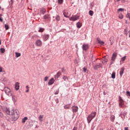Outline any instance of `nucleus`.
<instances>
[{
	"mask_svg": "<svg viewBox=\"0 0 130 130\" xmlns=\"http://www.w3.org/2000/svg\"><path fill=\"white\" fill-rule=\"evenodd\" d=\"M115 119V117L114 116H112L111 117V121H114V119Z\"/></svg>",
	"mask_w": 130,
	"mask_h": 130,
	"instance_id": "f704fd0d",
	"label": "nucleus"
},
{
	"mask_svg": "<svg viewBox=\"0 0 130 130\" xmlns=\"http://www.w3.org/2000/svg\"><path fill=\"white\" fill-rule=\"evenodd\" d=\"M73 130H77V127H74L73 128Z\"/></svg>",
	"mask_w": 130,
	"mask_h": 130,
	"instance_id": "6e6d98bb",
	"label": "nucleus"
},
{
	"mask_svg": "<svg viewBox=\"0 0 130 130\" xmlns=\"http://www.w3.org/2000/svg\"><path fill=\"white\" fill-rule=\"evenodd\" d=\"M125 34H126V36H127V35H128V32H127V30L125 29Z\"/></svg>",
	"mask_w": 130,
	"mask_h": 130,
	"instance_id": "c03bdc74",
	"label": "nucleus"
},
{
	"mask_svg": "<svg viewBox=\"0 0 130 130\" xmlns=\"http://www.w3.org/2000/svg\"><path fill=\"white\" fill-rule=\"evenodd\" d=\"M26 88L27 89V90H26V92L27 93V92H29V86L27 85L26 86Z\"/></svg>",
	"mask_w": 130,
	"mask_h": 130,
	"instance_id": "79ce46f5",
	"label": "nucleus"
},
{
	"mask_svg": "<svg viewBox=\"0 0 130 130\" xmlns=\"http://www.w3.org/2000/svg\"><path fill=\"white\" fill-rule=\"evenodd\" d=\"M11 3H13V0H11Z\"/></svg>",
	"mask_w": 130,
	"mask_h": 130,
	"instance_id": "e2e57ef3",
	"label": "nucleus"
},
{
	"mask_svg": "<svg viewBox=\"0 0 130 130\" xmlns=\"http://www.w3.org/2000/svg\"><path fill=\"white\" fill-rule=\"evenodd\" d=\"M44 19H49V15L48 14H46V15H44L43 16Z\"/></svg>",
	"mask_w": 130,
	"mask_h": 130,
	"instance_id": "393cba45",
	"label": "nucleus"
},
{
	"mask_svg": "<svg viewBox=\"0 0 130 130\" xmlns=\"http://www.w3.org/2000/svg\"><path fill=\"white\" fill-rule=\"evenodd\" d=\"M39 120L40 121H43V115H41L39 116Z\"/></svg>",
	"mask_w": 130,
	"mask_h": 130,
	"instance_id": "412c9836",
	"label": "nucleus"
},
{
	"mask_svg": "<svg viewBox=\"0 0 130 130\" xmlns=\"http://www.w3.org/2000/svg\"><path fill=\"white\" fill-rule=\"evenodd\" d=\"M44 31V28L40 27L39 29V32H43Z\"/></svg>",
	"mask_w": 130,
	"mask_h": 130,
	"instance_id": "473e14b6",
	"label": "nucleus"
},
{
	"mask_svg": "<svg viewBox=\"0 0 130 130\" xmlns=\"http://www.w3.org/2000/svg\"><path fill=\"white\" fill-rule=\"evenodd\" d=\"M1 9H2V7L0 6V10H1Z\"/></svg>",
	"mask_w": 130,
	"mask_h": 130,
	"instance_id": "0e129e2a",
	"label": "nucleus"
},
{
	"mask_svg": "<svg viewBox=\"0 0 130 130\" xmlns=\"http://www.w3.org/2000/svg\"><path fill=\"white\" fill-rule=\"evenodd\" d=\"M0 21L1 22H3L4 21V19L2 18H0Z\"/></svg>",
	"mask_w": 130,
	"mask_h": 130,
	"instance_id": "864d4df0",
	"label": "nucleus"
},
{
	"mask_svg": "<svg viewBox=\"0 0 130 130\" xmlns=\"http://www.w3.org/2000/svg\"><path fill=\"white\" fill-rule=\"evenodd\" d=\"M4 112H5V113H7V114H8V115H10V114H11V111H10V109L4 107L2 108Z\"/></svg>",
	"mask_w": 130,
	"mask_h": 130,
	"instance_id": "39448f33",
	"label": "nucleus"
},
{
	"mask_svg": "<svg viewBox=\"0 0 130 130\" xmlns=\"http://www.w3.org/2000/svg\"><path fill=\"white\" fill-rule=\"evenodd\" d=\"M121 100H122V99H121V97H119V101H120Z\"/></svg>",
	"mask_w": 130,
	"mask_h": 130,
	"instance_id": "4d7b16f0",
	"label": "nucleus"
},
{
	"mask_svg": "<svg viewBox=\"0 0 130 130\" xmlns=\"http://www.w3.org/2000/svg\"><path fill=\"white\" fill-rule=\"evenodd\" d=\"M32 38V39H35V38H37V36H33Z\"/></svg>",
	"mask_w": 130,
	"mask_h": 130,
	"instance_id": "8fccbe9b",
	"label": "nucleus"
},
{
	"mask_svg": "<svg viewBox=\"0 0 130 130\" xmlns=\"http://www.w3.org/2000/svg\"><path fill=\"white\" fill-rule=\"evenodd\" d=\"M128 37L130 38V31H128Z\"/></svg>",
	"mask_w": 130,
	"mask_h": 130,
	"instance_id": "5fc2aeb1",
	"label": "nucleus"
},
{
	"mask_svg": "<svg viewBox=\"0 0 130 130\" xmlns=\"http://www.w3.org/2000/svg\"><path fill=\"white\" fill-rule=\"evenodd\" d=\"M6 120H7V121L10 122V123H12L13 122V119L9 117H6Z\"/></svg>",
	"mask_w": 130,
	"mask_h": 130,
	"instance_id": "f3484780",
	"label": "nucleus"
},
{
	"mask_svg": "<svg viewBox=\"0 0 130 130\" xmlns=\"http://www.w3.org/2000/svg\"><path fill=\"white\" fill-rule=\"evenodd\" d=\"M107 59H105L103 61V63H105V62H107Z\"/></svg>",
	"mask_w": 130,
	"mask_h": 130,
	"instance_id": "37998d69",
	"label": "nucleus"
},
{
	"mask_svg": "<svg viewBox=\"0 0 130 130\" xmlns=\"http://www.w3.org/2000/svg\"><path fill=\"white\" fill-rule=\"evenodd\" d=\"M123 11H124V9L123 8H119L117 10L118 12H122Z\"/></svg>",
	"mask_w": 130,
	"mask_h": 130,
	"instance_id": "c9c22d12",
	"label": "nucleus"
},
{
	"mask_svg": "<svg viewBox=\"0 0 130 130\" xmlns=\"http://www.w3.org/2000/svg\"><path fill=\"white\" fill-rule=\"evenodd\" d=\"M4 80L5 81V82H6V81H7V78H4Z\"/></svg>",
	"mask_w": 130,
	"mask_h": 130,
	"instance_id": "13d9d810",
	"label": "nucleus"
},
{
	"mask_svg": "<svg viewBox=\"0 0 130 130\" xmlns=\"http://www.w3.org/2000/svg\"><path fill=\"white\" fill-rule=\"evenodd\" d=\"M119 19H123V15H122V14H119Z\"/></svg>",
	"mask_w": 130,
	"mask_h": 130,
	"instance_id": "58836bf2",
	"label": "nucleus"
},
{
	"mask_svg": "<svg viewBox=\"0 0 130 130\" xmlns=\"http://www.w3.org/2000/svg\"><path fill=\"white\" fill-rule=\"evenodd\" d=\"M111 78L112 79H115V72H113L111 75Z\"/></svg>",
	"mask_w": 130,
	"mask_h": 130,
	"instance_id": "a878e982",
	"label": "nucleus"
},
{
	"mask_svg": "<svg viewBox=\"0 0 130 130\" xmlns=\"http://www.w3.org/2000/svg\"><path fill=\"white\" fill-rule=\"evenodd\" d=\"M0 44H2V42L1 41V40H0Z\"/></svg>",
	"mask_w": 130,
	"mask_h": 130,
	"instance_id": "680f3d73",
	"label": "nucleus"
},
{
	"mask_svg": "<svg viewBox=\"0 0 130 130\" xmlns=\"http://www.w3.org/2000/svg\"><path fill=\"white\" fill-rule=\"evenodd\" d=\"M54 83V79L53 78H52L48 81V85H49V86H51V85H52Z\"/></svg>",
	"mask_w": 130,
	"mask_h": 130,
	"instance_id": "9d476101",
	"label": "nucleus"
},
{
	"mask_svg": "<svg viewBox=\"0 0 130 130\" xmlns=\"http://www.w3.org/2000/svg\"><path fill=\"white\" fill-rule=\"evenodd\" d=\"M126 94L130 96V92L129 91H127L126 92Z\"/></svg>",
	"mask_w": 130,
	"mask_h": 130,
	"instance_id": "a18cd8bd",
	"label": "nucleus"
},
{
	"mask_svg": "<svg viewBox=\"0 0 130 130\" xmlns=\"http://www.w3.org/2000/svg\"><path fill=\"white\" fill-rule=\"evenodd\" d=\"M36 45L37 46H39V47L42 46V41H41V40H37L36 42Z\"/></svg>",
	"mask_w": 130,
	"mask_h": 130,
	"instance_id": "0eeeda50",
	"label": "nucleus"
},
{
	"mask_svg": "<svg viewBox=\"0 0 130 130\" xmlns=\"http://www.w3.org/2000/svg\"><path fill=\"white\" fill-rule=\"evenodd\" d=\"M116 56H117V53L116 52H114L112 55L111 60H112L113 61H114V60H115V58H116Z\"/></svg>",
	"mask_w": 130,
	"mask_h": 130,
	"instance_id": "1a4fd4ad",
	"label": "nucleus"
},
{
	"mask_svg": "<svg viewBox=\"0 0 130 130\" xmlns=\"http://www.w3.org/2000/svg\"><path fill=\"white\" fill-rule=\"evenodd\" d=\"M76 26L77 28H80L82 27V23L80 22H78L76 23Z\"/></svg>",
	"mask_w": 130,
	"mask_h": 130,
	"instance_id": "dca6fc26",
	"label": "nucleus"
},
{
	"mask_svg": "<svg viewBox=\"0 0 130 130\" xmlns=\"http://www.w3.org/2000/svg\"><path fill=\"white\" fill-rule=\"evenodd\" d=\"M63 2V0H58V4H59V5H62Z\"/></svg>",
	"mask_w": 130,
	"mask_h": 130,
	"instance_id": "2f4dec72",
	"label": "nucleus"
},
{
	"mask_svg": "<svg viewBox=\"0 0 130 130\" xmlns=\"http://www.w3.org/2000/svg\"><path fill=\"white\" fill-rule=\"evenodd\" d=\"M28 120V117H25L23 118L22 120V123H25L26 122V120Z\"/></svg>",
	"mask_w": 130,
	"mask_h": 130,
	"instance_id": "aec40b11",
	"label": "nucleus"
},
{
	"mask_svg": "<svg viewBox=\"0 0 130 130\" xmlns=\"http://www.w3.org/2000/svg\"><path fill=\"white\" fill-rule=\"evenodd\" d=\"M79 18H80V16H77V15H74V16H71L69 18V20L70 21H73V22H75V21H77Z\"/></svg>",
	"mask_w": 130,
	"mask_h": 130,
	"instance_id": "20e7f679",
	"label": "nucleus"
},
{
	"mask_svg": "<svg viewBox=\"0 0 130 130\" xmlns=\"http://www.w3.org/2000/svg\"><path fill=\"white\" fill-rule=\"evenodd\" d=\"M0 73H3V67L0 66Z\"/></svg>",
	"mask_w": 130,
	"mask_h": 130,
	"instance_id": "49530a36",
	"label": "nucleus"
},
{
	"mask_svg": "<svg viewBox=\"0 0 130 130\" xmlns=\"http://www.w3.org/2000/svg\"><path fill=\"white\" fill-rule=\"evenodd\" d=\"M61 73L59 72H57V74L54 76L55 79H58L59 77H60Z\"/></svg>",
	"mask_w": 130,
	"mask_h": 130,
	"instance_id": "4468645a",
	"label": "nucleus"
},
{
	"mask_svg": "<svg viewBox=\"0 0 130 130\" xmlns=\"http://www.w3.org/2000/svg\"><path fill=\"white\" fill-rule=\"evenodd\" d=\"M126 116V114L125 113H123V114H120V116L121 117V118H125Z\"/></svg>",
	"mask_w": 130,
	"mask_h": 130,
	"instance_id": "6ab92c4d",
	"label": "nucleus"
},
{
	"mask_svg": "<svg viewBox=\"0 0 130 130\" xmlns=\"http://www.w3.org/2000/svg\"><path fill=\"white\" fill-rule=\"evenodd\" d=\"M122 105H123V100H121L119 102V106L120 107H122Z\"/></svg>",
	"mask_w": 130,
	"mask_h": 130,
	"instance_id": "4be33fe9",
	"label": "nucleus"
},
{
	"mask_svg": "<svg viewBox=\"0 0 130 130\" xmlns=\"http://www.w3.org/2000/svg\"><path fill=\"white\" fill-rule=\"evenodd\" d=\"M82 48L83 50H84V51H86V50H88L89 49V45L88 44H83L82 46Z\"/></svg>",
	"mask_w": 130,
	"mask_h": 130,
	"instance_id": "423d86ee",
	"label": "nucleus"
},
{
	"mask_svg": "<svg viewBox=\"0 0 130 130\" xmlns=\"http://www.w3.org/2000/svg\"><path fill=\"white\" fill-rule=\"evenodd\" d=\"M5 29L6 30H9V25L8 24H5Z\"/></svg>",
	"mask_w": 130,
	"mask_h": 130,
	"instance_id": "72a5a7b5",
	"label": "nucleus"
},
{
	"mask_svg": "<svg viewBox=\"0 0 130 130\" xmlns=\"http://www.w3.org/2000/svg\"><path fill=\"white\" fill-rule=\"evenodd\" d=\"M89 14L90 16H93V15H94V12H93V11H92V10H90L89 11Z\"/></svg>",
	"mask_w": 130,
	"mask_h": 130,
	"instance_id": "cd10ccee",
	"label": "nucleus"
},
{
	"mask_svg": "<svg viewBox=\"0 0 130 130\" xmlns=\"http://www.w3.org/2000/svg\"><path fill=\"white\" fill-rule=\"evenodd\" d=\"M16 90L17 91H18V90H19V88H20V83H19V82H16L15 83V87Z\"/></svg>",
	"mask_w": 130,
	"mask_h": 130,
	"instance_id": "f8f14e48",
	"label": "nucleus"
},
{
	"mask_svg": "<svg viewBox=\"0 0 130 130\" xmlns=\"http://www.w3.org/2000/svg\"><path fill=\"white\" fill-rule=\"evenodd\" d=\"M4 90L7 95H8V96H12V91H11V89L10 88L6 87H5Z\"/></svg>",
	"mask_w": 130,
	"mask_h": 130,
	"instance_id": "7ed1b4c3",
	"label": "nucleus"
},
{
	"mask_svg": "<svg viewBox=\"0 0 130 130\" xmlns=\"http://www.w3.org/2000/svg\"><path fill=\"white\" fill-rule=\"evenodd\" d=\"M48 80V77H47V76L45 77L44 78V81L45 82H46V81H47Z\"/></svg>",
	"mask_w": 130,
	"mask_h": 130,
	"instance_id": "a19ab883",
	"label": "nucleus"
},
{
	"mask_svg": "<svg viewBox=\"0 0 130 130\" xmlns=\"http://www.w3.org/2000/svg\"><path fill=\"white\" fill-rule=\"evenodd\" d=\"M64 108L65 109H69L71 108V106H70V105H67L66 106H64Z\"/></svg>",
	"mask_w": 130,
	"mask_h": 130,
	"instance_id": "b1692460",
	"label": "nucleus"
},
{
	"mask_svg": "<svg viewBox=\"0 0 130 130\" xmlns=\"http://www.w3.org/2000/svg\"><path fill=\"white\" fill-rule=\"evenodd\" d=\"M125 58H126V56H124L122 58H121V61H124L125 60Z\"/></svg>",
	"mask_w": 130,
	"mask_h": 130,
	"instance_id": "7c9ffc66",
	"label": "nucleus"
},
{
	"mask_svg": "<svg viewBox=\"0 0 130 130\" xmlns=\"http://www.w3.org/2000/svg\"><path fill=\"white\" fill-rule=\"evenodd\" d=\"M95 116H96V112H92L90 114L88 115L87 117L88 123H90L92 121V119L95 118Z\"/></svg>",
	"mask_w": 130,
	"mask_h": 130,
	"instance_id": "f03ea898",
	"label": "nucleus"
},
{
	"mask_svg": "<svg viewBox=\"0 0 130 130\" xmlns=\"http://www.w3.org/2000/svg\"><path fill=\"white\" fill-rule=\"evenodd\" d=\"M124 72V68L122 67L121 68V70L119 73L120 77H122V75H123Z\"/></svg>",
	"mask_w": 130,
	"mask_h": 130,
	"instance_id": "ddd939ff",
	"label": "nucleus"
},
{
	"mask_svg": "<svg viewBox=\"0 0 130 130\" xmlns=\"http://www.w3.org/2000/svg\"><path fill=\"white\" fill-rule=\"evenodd\" d=\"M100 68H102V65L100 63H99L94 67V69L95 70H97L98 69H100Z\"/></svg>",
	"mask_w": 130,
	"mask_h": 130,
	"instance_id": "9b49d317",
	"label": "nucleus"
},
{
	"mask_svg": "<svg viewBox=\"0 0 130 130\" xmlns=\"http://www.w3.org/2000/svg\"><path fill=\"white\" fill-rule=\"evenodd\" d=\"M13 101H14V100H15V99H13Z\"/></svg>",
	"mask_w": 130,
	"mask_h": 130,
	"instance_id": "338daca9",
	"label": "nucleus"
},
{
	"mask_svg": "<svg viewBox=\"0 0 130 130\" xmlns=\"http://www.w3.org/2000/svg\"><path fill=\"white\" fill-rule=\"evenodd\" d=\"M12 99H13V100H14V98H12Z\"/></svg>",
	"mask_w": 130,
	"mask_h": 130,
	"instance_id": "69168bd1",
	"label": "nucleus"
},
{
	"mask_svg": "<svg viewBox=\"0 0 130 130\" xmlns=\"http://www.w3.org/2000/svg\"><path fill=\"white\" fill-rule=\"evenodd\" d=\"M117 2H120V0H116Z\"/></svg>",
	"mask_w": 130,
	"mask_h": 130,
	"instance_id": "052dcab7",
	"label": "nucleus"
},
{
	"mask_svg": "<svg viewBox=\"0 0 130 130\" xmlns=\"http://www.w3.org/2000/svg\"><path fill=\"white\" fill-rule=\"evenodd\" d=\"M56 21H60V17L59 16L57 15L55 18Z\"/></svg>",
	"mask_w": 130,
	"mask_h": 130,
	"instance_id": "bb28decb",
	"label": "nucleus"
},
{
	"mask_svg": "<svg viewBox=\"0 0 130 130\" xmlns=\"http://www.w3.org/2000/svg\"><path fill=\"white\" fill-rule=\"evenodd\" d=\"M124 130H128V127H125Z\"/></svg>",
	"mask_w": 130,
	"mask_h": 130,
	"instance_id": "603ef678",
	"label": "nucleus"
},
{
	"mask_svg": "<svg viewBox=\"0 0 130 130\" xmlns=\"http://www.w3.org/2000/svg\"><path fill=\"white\" fill-rule=\"evenodd\" d=\"M4 116V114H3V113L0 112V117H3Z\"/></svg>",
	"mask_w": 130,
	"mask_h": 130,
	"instance_id": "09e8293b",
	"label": "nucleus"
},
{
	"mask_svg": "<svg viewBox=\"0 0 130 130\" xmlns=\"http://www.w3.org/2000/svg\"><path fill=\"white\" fill-rule=\"evenodd\" d=\"M63 15H64V17H66V18H69L70 17L69 16L67 15V12H63Z\"/></svg>",
	"mask_w": 130,
	"mask_h": 130,
	"instance_id": "e433bc0d",
	"label": "nucleus"
},
{
	"mask_svg": "<svg viewBox=\"0 0 130 130\" xmlns=\"http://www.w3.org/2000/svg\"><path fill=\"white\" fill-rule=\"evenodd\" d=\"M9 115H12V118H13L14 120H17L18 118H19V112L17 110H12L11 112H10Z\"/></svg>",
	"mask_w": 130,
	"mask_h": 130,
	"instance_id": "f257e3e1",
	"label": "nucleus"
},
{
	"mask_svg": "<svg viewBox=\"0 0 130 130\" xmlns=\"http://www.w3.org/2000/svg\"><path fill=\"white\" fill-rule=\"evenodd\" d=\"M63 79L64 81H68V80H69V78H68V77H66V76H64Z\"/></svg>",
	"mask_w": 130,
	"mask_h": 130,
	"instance_id": "4c0bfd02",
	"label": "nucleus"
},
{
	"mask_svg": "<svg viewBox=\"0 0 130 130\" xmlns=\"http://www.w3.org/2000/svg\"><path fill=\"white\" fill-rule=\"evenodd\" d=\"M2 16H3V14H0V18H2Z\"/></svg>",
	"mask_w": 130,
	"mask_h": 130,
	"instance_id": "bf43d9fd",
	"label": "nucleus"
},
{
	"mask_svg": "<svg viewBox=\"0 0 130 130\" xmlns=\"http://www.w3.org/2000/svg\"><path fill=\"white\" fill-rule=\"evenodd\" d=\"M72 109L74 113H75V112H78V110H79V108L78 106H73Z\"/></svg>",
	"mask_w": 130,
	"mask_h": 130,
	"instance_id": "6e6552de",
	"label": "nucleus"
},
{
	"mask_svg": "<svg viewBox=\"0 0 130 130\" xmlns=\"http://www.w3.org/2000/svg\"><path fill=\"white\" fill-rule=\"evenodd\" d=\"M113 61H114L112 60V61L110 62V66H111L113 63H114Z\"/></svg>",
	"mask_w": 130,
	"mask_h": 130,
	"instance_id": "3c124183",
	"label": "nucleus"
},
{
	"mask_svg": "<svg viewBox=\"0 0 130 130\" xmlns=\"http://www.w3.org/2000/svg\"><path fill=\"white\" fill-rule=\"evenodd\" d=\"M58 93H59V89H58L56 91H55L54 94H55V95H57V94H58Z\"/></svg>",
	"mask_w": 130,
	"mask_h": 130,
	"instance_id": "ea45409f",
	"label": "nucleus"
},
{
	"mask_svg": "<svg viewBox=\"0 0 130 130\" xmlns=\"http://www.w3.org/2000/svg\"><path fill=\"white\" fill-rule=\"evenodd\" d=\"M48 38H49V36L48 35H44L43 39L44 41H46V40H48Z\"/></svg>",
	"mask_w": 130,
	"mask_h": 130,
	"instance_id": "2eb2a0df",
	"label": "nucleus"
},
{
	"mask_svg": "<svg viewBox=\"0 0 130 130\" xmlns=\"http://www.w3.org/2000/svg\"><path fill=\"white\" fill-rule=\"evenodd\" d=\"M41 13L42 14V15H44L45 13H46V9L45 8H43L41 10Z\"/></svg>",
	"mask_w": 130,
	"mask_h": 130,
	"instance_id": "a211bd4d",
	"label": "nucleus"
},
{
	"mask_svg": "<svg viewBox=\"0 0 130 130\" xmlns=\"http://www.w3.org/2000/svg\"><path fill=\"white\" fill-rule=\"evenodd\" d=\"M98 41L99 43L100 44H101V45H103V44H104V41H100L99 40H98Z\"/></svg>",
	"mask_w": 130,
	"mask_h": 130,
	"instance_id": "c85d7f7f",
	"label": "nucleus"
},
{
	"mask_svg": "<svg viewBox=\"0 0 130 130\" xmlns=\"http://www.w3.org/2000/svg\"><path fill=\"white\" fill-rule=\"evenodd\" d=\"M16 56V57H19V56H21V53L18 52H15Z\"/></svg>",
	"mask_w": 130,
	"mask_h": 130,
	"instance_id": "c756f323",
	"label": "nucleus"
},
{
	"mask_svg": "<svg viewBox=\"0 0 130 130\" xmlns=\"http://www.w3.org/2000/svg\"><path fill=\"white\" fill-rule=\"evenodd\" d=\"M5 51H6V50L4 48H2L0 49V52L1 53H5Z\"/></svg>",
	"mask_w": 130,
	"mask_h": 130,
	"instance_id": "5701e85b",
	"label": "nucleus"
},
{
	"mask_svg": "<svg viewBox=\"0 0 130 130\" xmlns=\"http://www.w3.org/2000/svg\"><path fill=\"white\" fill-rule=\"evenodd\" d=\"M83 71L84 72V73H86V71H87V69H86L85 67L83 68Z\"/></svg>",
	"mask_w": 130,
	"mask_h": 130,
	"instance_id": "de8ad7c7",
	"label": "nucleus"
}]
</instances>
